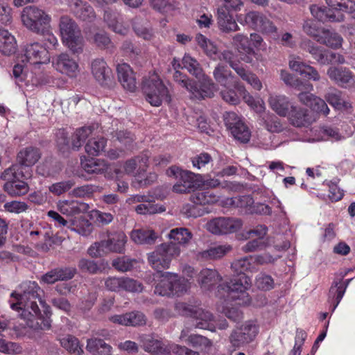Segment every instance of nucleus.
Returning <instances> with one entry per match:
<instances>
[{
  "mask_svg": "<svg viewBox=\"0 0 355 355\" xmlns=\"http://www.w3.org/2000/svg\"><path fill=\"white\" fill-rule=\"evenodd\" d=\"M21 294L13 292L9 303L12 309L20 312L27 325L34 329H48L51 323L47 318L49 306L40 298V287L35 282L27 281L20 285Z\"/></svg>",
  "mask_w": 355,
  "mask_h": 355,
  "instance_id": "f257e3e1",
  "label": "nucleus"
},
{
  "mask_svg": "<svg viewBox=\"0 0 355 355\" xmlns=\"http://www.w3.org/2000/svg\"><path fill=\"white\" fill-rule=\"evenodd\" d=\"M234 272L240 276L231 281L230 284H220L216 295L225 301H235L238 305H248L250 297L247 291L251 286V279L245 275V272H257L258 268L253 262V257H245L234 261L232 263Z\"/></svg>",
  "mask_w": 355,
  "mask_h": 355,
  "instance_id": "f03ea898",
  "label": "nucleus"
},
{
  "mask_svg": "<svg viewBox=\"0 0 355 355\" xmlns=\"http://www.w3.org/2000/svg\"><path fill=\"white\" fill-rule=\"evenodd\" d=\"M172 66L175 70L173 74L174 80L189 92L191 98L200 100L214 96V92L216 90V85L209 77H205L204 85H200L190 80L187 75L178 70L182 67L179 60L174 58Z\"/></svg>",
  "mask_w": 355,
  "mask_h": 355,
  "instance_id": "7ed1b4c3",
  "label": "nucleus"
},
{
  "mask_svg": "<svg viewBox=\"0 0 355 355\" xmlns=\"http://www.w3.org/2000/svg\"><path fill=\"white\" fill-rule=\"evenodd\" d=\"M141 88L146 100L153 106L159 107L163 103H168L171 101L168 89L155 72L144 78Z\"/></svg>",
  "mask_w": 355,
  "mask_h": 355,
  "instance_id": "20e7f679",
  "label": "nucleus"
},
{
  "mask_svg": "<svg viewBox=\"0 0 355 355\" xmlns=\"http://www.w3.org/2000/svg\"><path fill=\"white\" fill-rule=\"evenodd\" d=\"M180 254V248L177 244L171 242L162 243L148 254V261L157 272H162L163 270L169 268L172 259Z\"/></svg>",
  "mask_w": 355,
  "mask_h": 355,
  "instance_id": "39448f33",
  "label": "nucleus"
},
{
  "mask_svg": "<svg viewBox=\"0 0 355 355\" xmlns=\"http://www.w3.org/2000/svg\"><path fill=\"white\" fill-rule=\"evenodd\" d=\"M175 309L180 314L191 318L196 328L214 331V316L209 311L182 302L175 304Z\"/></svg>",
  "mask_w": 355,
  "mask_h": 355,
  "instance_id": "423d86ee",
  "label": "nucleus"
},
{
  "mask_svg": "<svg viewBox=\"0 0 355 355\" xmlns=\"http://www.w3.org/2000/svg\"><path fill=\"white\" fill-rule=\"evenodd\" d=\"M21 19L23 25L28 30L39 33L42 31L44 27L49 26L51 17L40 8L35 6H28L23 8Z\"/></svg>",
  "mask_w": 355,
  "mask_h": 355,
  "instance_id": "0eeeda50",
  "label": "nucleus"
},
{
  "mask_svg": "<svg viewBox=\"0 0 355 355\" xmlns=\"http://www.w3.org/2000/svg\"><path fill=\"white\" fill-rule=\"evenodd\" d=\"M259 332V326L254 320H248L232 330L229 337L234 349L248 345L254 340Z\"/></svg>",
  "mask_w": 355,
  "mask_h": 355,
  "instance_id": "6e6552de",
  "label": "nucleus"
},
{
  "mask_svg": "<svg viewBox=\"0 0 355 355\" xmlns=\"http://www.w3.org/2000/svg\"><path fill=\"white\" fill-rule=\"evenodd\" d=\"M245 24L263 35L276 38L277 28L264 14L258 11H249L244 17Z\"/></svg>",
  "mask_w": 355,
  "mask_h": 355,
  "instance_id": "1a4fd4ad",
  "label": "nucleus"
},
{
  "mask_svg": "<svg viewBox=\"0 0 355 355\" xmlns=\"http://www.w3.org/2000/svg\"><path fill=\"white\" fill-rule=\"evenodd\" d=\"M224 121L235 139L241 143H248L250 141L251 132L243 119L236 113L226 112L224 115Z\"/></svg>",
  "mask_w": 355,
  "mask_h": 355,
  "instance_id": "9d476101",
  "label": "nucleus"
},
{
  "mask_svg": "<svg viewBox=\"0 0 355 355\" xmlns=\"http://www.w3.org/2000/svg\"><path fill=\"white\" fill-rule=\"evenodd\" d=\"M166 175L178 180L173 187V191L175 193H189L195 188V174L189 171H183L173 166L166 171Z\"/></svg>",
  "mask_w": 355,
  "mask_h": 355,
  "instance_id": "9b49d317",
  "label": "nucleus"
},
{
  "mask_svg": "<svg viewBox=\"0 0 355 355\" xmlns=\"http://www.w3.org/2000/svg\"><path fill=\"white\" fill-rule=\"evenodd\" d=\"M52 64L57 71L71 78H76L80 73L78 62L66 53L54 56Z\"/></svg>",
  "mask_w": 355,
  "mask_h": 355,
  "instance_id": "f8f14e48",
  "label": "nucleus"
},
{
  "mask_svg": "<svg viewBox=\"0 0 355 355\" xmlns=\"http://www.w3.org/2000/svg\"><path fill=\"white\" fill-rule=\"evenodd\" d=\"M21 61L31 64H46L50 61V56L46 48L34 42L26 46Z\"/></svg>",
  "mask_w": 355,
  "mask_h": 355,
  "instance_id": "ddd939ff",
  "label": "nucleus"
},
{
  "mask_svg": "<svg viewBox=\"0 0 355 355\" xmlns=\"http://www.w3.org/2000/svg\"><path fill=\"white\" fill-rule=\"evenodd\" d=\"M329 78L340 87H355V75L347 68L330 67L327 72Z\"/></svg>",
  "mask_w": 355,
  "mask_h": 355,
  "instance_id": "4468645a",
  "label": "nucleus"
},
{
  "mask_svg": "<svg viewBox=\"0 0 355 355\" xmlns=\"http://www.w3.org/2000/svg\"><path fill=\"white\" fill-rule=\"evenodd\" d=\"M176 279V273L157 272L154 275V280L157 282L154 293L162 296L173 295V282Z\"/></svg>",
  "mask_w": 355,
  "mask_h": 355,
  "instance_id": "2eb2a0df",
  "label": "nucleus"
},
{
  "mask_svg": "<svg viewBox=\"0 0 355 355\" xmlns=\"http://www.w3.org/2000/svg\"><path fill=\"white\" fill-rule=\"evenodd\" d=\"M127 236L122 231L107 232V239L102 240V245L107 252L123 253Z\"/></svg>",
  "mask_w": 355,
  "mask_h": 355,
  "instance_id": "dca6fc26",
  "label": "nucleus"
},
{
  "mask_svg": "<svg viewBox=\"0 0 355 355\" xmlns=\"http://www.w3.org/2000/svg\"><path fill=\"white\" fill-rule=\"evenodd\" d=\"M92 73L95 80L101 85H108L112 78L111 69L101 58L94 60L91 63Z\"/></svg>",
  "mask_w": 355,
  "mask_h": 355,
  "instance_id": "f3484780",
  "label": "nucleus"
},
{
  "mask_svg": "<svg viewBox=\"0 0 355 355\" xmlns=\"http://www.w3.org/2000/svg\"><path fill=\"white\" fill-rule=\"evenodd\" d=\"M76 273L75 268H58L51 270L40 278V282L52 284L58 281H66L72 279Z\"/></svg>",
  "mask_w": 355,
  "mask_h": 355,
  "instance_id": "a211bd4d",
  "label": "nucleus"
},
{
  "mask_svg": "<svg viewBox=\"0 0 355 355\" xmlns=\"http://www.w3.org/2000/svg\"><path fill=\"white\" fill-rule=\"evenodd\" d=\"M116 72L119 81L123 87L130 92L135 91L137 81L130 66L126 63L119 64L116 67Z\"/></svg>",
  "mask_w": 355,
  "mask_h": 355,
  "instance_id": "6ab92c4d",
  "label": "nucleus"
},
{
  "mask_svg": "<svg viewBox=\"0 0 355 355\" xmlns=\"http://www.w3.org/2000/svg\"><path fill=\"white\" fill-rule=\"evenodd\" d=\"M41 157L40 150L33 146H28L22 148L17 154V161L19 166L24 168V170L28 171L30 169L25 168V167H30L35 164Z\"/></svg>",
  "mask_w": 355,
  "mask_h": 355,
  "instance_id": "aec40b11",
  "label": "nucleus"
},
{
  "mask_svg": "<svg viewBox=\"0 0 355 355\" xmlns=\"http://www.w3.org/2000/svg\"><path fill=\"white\" fill-rule=\"evenodd\" d=\"M325 100L335 109L342 112L351 113L352 105L351 102L342 97V92L337 89H333L324 95Z\"/></svg>",
  "mask_w": 355,
  "mask_h": 355,
  "instance_id": "412c9836",
  "label": "nucleus"
},
{
  "mask_svg": "<svg viewBox=\"0 0 355 355\" xmlns=\"http://www.w3.org/2000/svg\"><path fill=\"white\" fill-rule=\"evenodd\" d=\"M217 22L219 29L223 33H227L239 30V26L233 16L224 7H219L217 10Z\"/></svg>",
  "mask_w": 355,
  "mask_h": 355,
  "instance_id": "4be33fe9",
  "label": "nucleus"
},
{
  "mask_svg": "<svg viewBox=\"0 0 355 355\" xmlns=\"http://www.w3.org/2000/svg\"><path fill=\"white\" fill-rule=\"evenodd\" d=\"M268 104L270 107L280 116H287L291 107H293L288 98L284 95L270 94Z\"/></svg>",
  "mask_w": 355,
  "mask_h": 355,
  "instance_id": "5701e85b",
  "label": "nucleus"
},
{
  "mask_svg": "<svg viewBox=\"0 0 355 355\" xmlns=\"http://www.w3.org/2000/svg\"><path fill=\"white\" fill-rule=\"evenodd\" d=\"M69 3L75 15L81 20L92 21L96 18L93 8L82 0H69Z\"/></svg>",
  "mask_w": 355,
  "mask_h": 355,
  "instance_id": "b1692460",
  "label": "nucleus"
},
{
  "mask_svg": "<svg viewBox=\"0 0 355 355\" xmlns=\"http://www.w3.org/2000/svg\"><path fill=\"white\" fill-rule=\"evenodd\" d=\"M300 47L304 51H308L313 58L321 64H329L330 58H329V51L323 48L315 45L312 41L305 40L300 44Z\"/></svg>",
  "mask_w": 355,
  "mask_h": 355,
  "instance_id": "393cba45",
  "label": "nucleus"
},
{
  "mask_svg": "<svg viewBox=\"0 0 355 355\" xmlns=\"http://www.w3.org/2000/svg\"><path fill=\"white\" fill-rule=\"evenodd\" d=\"M56 207L61 214L71 216L86 211L88 206L87 204L77 200H59Z\"/></svg>",
  "mask_w": 355,
  "mask_h": 355,
  "instance_id": "a878e982",
  "label": "nucleus"
},
{
  "mask_svg": "<svg viewBox=\"0 0 355 355\" xmlns=\"http://www.w3.org/2000/svg\"><path fill=\"white\" fill-rule=\"evenodd\" d=\"M142 348L153 355H167L168 349L158 340L154 339L149 335H142L139 337Z\"/></svg>",
  "mask_w": 355,
  "mask_h": 355,
  "instance_id": "bb28decb",
  "label": "nucleus"
},
{
  "mask_svg": "<svg viewBox=\"0 0 355 355\" xmlns=\"http://www.w3.org/2000/svg\"><path fill=\"white\" fill-rule=\"evenodd\" d=\"M234 87L237 89L240 95L242 96L243 101L257 113L259 114L260 116L263 114H268L265 112V103L262 100H255L252 96L247 91L245 86L238 82H235Z\"/></svg>",
  "mask_w": 355,
  "mask_h": 355,
  "instance_id": "cd10ccee",
  "label": "nucleus"
},
{
  "mask_svg": "<svg viewBox=\"0 0 355 355\" xmlns=\"http://www.w3.org/2000/svg\"><path fill=\"white\" fill-rule=\"evenodd\" d=\"M311 15L321 21L339 22L344 19L343 13H334L331 9L323 8L316 5L310 7Z\"/></svg>",
  "mask_w": 355,
  "mask_h": 355,
  "instance_id": "c85d7f7f",
  "label": "nucleus"
},
{
  "mask_svg": "<svg viewBox=\"0 0 355 355\" xmlns=\"http://www.w3.org/2000/svg\"><path fill=\"white\" fill-rule=\"evenodd\" d=\"M222 280L221 276L216 270L205 268L198 274V282L204 291H209L212 286Z\"/></svg>",
  "mask_w": 355,
  "mask_h": 355,
  "instance_id": "c756f323",
  "label": "nucleus"
},
{
  "mask_svg": "<svg viewBox=\"0 0 355 355\" xmlns=\"http://www.w3.org/2000/svg\"><path fill=\"white\" fill-rule=\"evenodd\" d=\"M130 236L134 243L139 245L154 244L157 238L155 231L150 228L133 230Z\"/></svg>",
  "mask_w": 355,
  "mask_h": 355,
  "instance_id": "7c9ffc66",
  "label": "nucleus"
},
{
  "mask_svg": "<svg viewBox=\"0 0 355 355\" xmlns=\"http://www.w3.org/2000/svg\"><path fill=\"white\" fill-rule=\"evenodd\" d=\"M103 19L108 27L114 33L125 35L128 32V26L123 25L119 15L111 10L105 11Z\"/></svg>",
  "mask_w": 355,
  "mask_h": 355,
  "instance_id": "2f4dec72",
  "label": "nucleus"
},
{
  "mask_svg": "<svg viewBox=\"0 0 355 355\" xmlns=\"http://www.w3.org/2000/svg\"><path fill=\"white\" fill-rule=\"evenodd\" d=\"M287 116L291 123L296 127L306 126L311 123V118L309 114L308 110L300 107H291V112Z\"/></svg>",
  "mask_w": 355,
  "mask_h": 355,
  "instance_id": "473e14b6",
  "label": "nucleus"
},
{
  "mask_svg": "<svg viewBox=\"0 0 355 355\" xmlns=\"http://www.w3.org/2000/svg\"><path fill=\"white\" fill-rule=\"evenodd\" d=\"M181 68H185L187 71L196 78L198 79L200 85H204V78L208 77L206 76L201 68L199 62L189 54H185L182 58Z\"/></svg>",
  "mask_w": 355,
  "mask_h": 355,
  "instance_id": "72a5a7b5",
  "label": "nucleus"
},
{
  "mask_svg": "<svg viewBox=\"0 0 355 355\" xmlns=\"http://www.w3.org/2000/svg\"><path fill=\"white\" fill-rule=\"evenodd\" d=\"M17 49V40L8 31L0 30V51L6 55H10L15 53Z\"/></svg>",
  "mask_w": 355,
  "mask_h": 355,
  "instance_id": "f704fd0d",
  "label": "nucleus"
},
{
  "mask_svg": "<svg viewBox=\"0 0 355 355\" xmlns=\"http://www.w3.org/2000/svg\"><path fill=\"white\" fill-rule=\"evenodd\" d=\"M318 42L329 48L337 49L342 46L343 39L338 33L322 28L321 35L318 38Z\"/></svg>",
  "mask_w": 355,
  "mask_h": 355,
  "instance_id": "c9c22d12",
  "label": "nucleus"
},
{
  "mask_svg": "<svg viewBox=\"0 0 355 355\" xmlns=\"http://www.w3.org/2000/svg\"><path fill=\"white\" fill-rule=\"evenodd\" d=\"M244 81L250 84L254 89L259 91L262 89V83L259 78L252 72L236 63L231 67Z\"/></svg>",
  "mask_w": 355,
  "mask_h": 355,
  "instance_id": "e433bc0d",
  "label": "nucleus"
},
{
  "mask_svg": "<svg viewBox=\"0 0 355 355\" xmlns=\"http://www.w3.org/2000/svg\"><path fill=\"white\" fill-rule=\"evenodd\" d=\"M280 78L285 83V84L293 87L297 90H313V85L311 84L309 81L302 80L298 78L293 76L286 70H281Z\"/></svg>",
  "mask_w": 355,
  "mask_h": 355,
  "instance_id": "4c0bfd02",
  "label": "nucleus"
},
{
  "mask_svg": "<svg viewBox=\"0 0 355 355\" xmlns=\"http://www.w3.org/2000/svg\"><path fill=\"white\" fill-rule=\"evenodd\" d=\"M68 229L83 236H87L92 232L93 226L87 219L80 217L70 220Z\"/></svg>",
  "mask_w": 355,
  "mask_h": 355,
  "instance_id": "58836bf2",
  "label": "nucleus"
},
{
  "mask_svg": "<svg viewBox=\"0 0 355 355\" xmlns=\"http://www.w3.org/2000/svg\"><path fill=\"white\" fill-rule=\"evenodd\" d=\"M219 200L220 196L210 190L198 191L191 196V200L196 205H214Z\"/></svg>",
  "mask_w": 355,
  "mask_h": 355,
  "instance_id": "ea45409f",
  "label": "nucleus"
},
{
  "mask_svg": "<svg viewBox=\"0 0 355 355\" xmlns=\"http://www.w3.org/2000/svg\"><path fill=\"white\" fill-rule=\"evenodd\" d=\"M86 349L93 355H111L112 347L102 339L91 338L87 340Z\"/></svg>",
  "mask_w": 355,
  "mask_h": 355,
  "instance_id": "a19ab883",
  "label": "nucleus"
},
{
  "mask_svg": "<svg viewBox=\"0 0 355 355\" xmlns=\"http://www.w3.org/2000/svg\"><path fill=\"white\" fill-rule=\"evenodd\" d=\"M96 128H97V125L83 126L77 129L71 137V148L73 150H78Z\"/></svg>",
  "mask_w": 355,
  "mask_h": 355,
  "instance_id": "79ce46f5",
  "label": "nucleus"
},
{
  "mask_svg": "<svg viewBox=\"0 0 355 355\" xmlns=\"http://www.w3.org/2000/svg\"><path fill=\"white\" fill-rule=\"evenodd\" d=\"M31 177V173L29 170L26 171L24 173V168L19 165H12L10 167L6 169L1 174V179L6 181V182H10L15 181L19 178H24L28 179Z\"/></svg>",
  "mask_w": 355,
  "mask_h": 355,
  "instance_id": "37998d69",
  "label": "nucleus"
},
{
  "mask_svg": "<svg viewBox=\"0 0 355 355\" xmlns=\"http://www.w3.org/2000/svg\"><path fill=\"white\" fill-rule=\"evenodd\" d=\"M3 189L11 196L25 195L29 190L28 184L20 178L12 182H6Z\"/></svg>",
  "mask_w": 355,
  "mask_h": 355,
  "instance_id": "c03bdc74",
  "label": "nucleus"
},
{
  "mask_svg": "<svg viewBox=\"0 0 355 355\" xmlns=\"http://www.w3.org/2000/svg\"><path fill=\"white\" fill-rule=\"evenodd\" d=\"M180 338L185 339L187 343L194 347L209 349L212 346V342L205 336L198 334H191L187 336V331L185 329L182 331Z\"/></svg>",
  "mask_w": 355,
  "mask_h": 355,
  "instance_id": "a18cd8bd",
  "label": "nucleus"
},
{
  "mask_svg": "<svg viewBox=\"0 0 355 355\" xmlns=\"http://www.w3.org/2000/svg\"><path fill=\"white\" fill-rule=\"evenodd\" d=\"M59 26L62 40L80 31L76 22L68 16L61 17Z\"/></svg>",
  "mask_w": 355,
  "mask_h": 355,
  "instance_id": "49530a36",
  "label": "nucleus"
},
{
  "mask_svg": "<svg viewBox=\"0 0 355 355\" xmlns=\"http://www.w3.org/2000/svg\"><path fill=\"white\" fill-rule=\"evenodd\" d=\"M83 169L89 173H102L108 169L107 162L101 159H89L81 160Z\"/></svg>",
  "mask_w": 355,
  "mask_h": 355,
  "instance_id": "de8ad7c7",
  "label": "nucleus"
},
{
  "mask_svg": "<svg viewBox=\"0 0 355 355\" xmlns=\"http://www.w3.org/2000/svg\"><path fill=\"white\" fill-rule=\"evenodd\" d=\"M213 76L218 84L224 87L227 85L229 80H233L234 78L231 70L221 63L218 64L214 69Z\"/></svg>",
  "mask_w": 355,
  "mask_h": 355,
  "instance_id": "09e8293b",
  "label": "nucleus"
},
{
  "mask_svg": "<svg viewBox=\"0 0 355 355\" xmlns=\"http://www.w3.org/2000/svg\"><path fill=\"white\" fill-rule=\"evenodd\" d=\"M259 124L263 125L269 132H279L282 130L279 119L270 112L259 116Z\"/></svg>",
  "mask_w": 355,
  "mask_h": 355,
  "instance_id": "8fccbe9b",
  "label": "nucleus"
},
{
  "mask_svg": "<svg viewBox=\"0 0 355 355\" xmlns=\"http://www.w3.org/2000/svg\"><path fill=\"white\" fill-rule=\"evenodd\" d=\"M328 6L334 13L346 12L349 13L355 12V2L352 0H325Z\"/></svg>",
  "mask_w": 355,
  "mask_h": 355,
  "instance_id": "3c124183",
  "label": "nucleus"
},
{
  "mask_svg": "<svg viewBox=\"0 0 355 355\" xmlns=\"http://www.w3.org/2000/svg\"><path fill=\"white\" fill-rule=\"evenodd\" d=\"M344 287H341L340 282L334 279L329 291L328 300L332 304V311H334L340 302L344 294Z\"/></svg>",
  "mask_w": 355,
  "mask_h": 355,
  "instance_id": "603ef678",
  "label": "nucleus"
},
{
  "mask_svg": "<svg viewBox=\"0 0 355 355\" xmlns=\"http://www.w3.org/2000/svg\"><path fill=\"white\" fill-rule=\"evenodd\" d=\"M315 135H318V140H331L339 141L343 137L338 132V130L331 126H322L315 130Z\"/></svg>",
  "mask_w": 355,
  "mask_h": 355,
  "instance_id": "864d4df0",
  "label": "nucleus"
},
{
  "mask_svg": "<svg viewBox=\"0 0 355 355\" xmlns=\"http://www.w3.org/2000/svg\"><path fill=\"white\" fill-rule=\"evenodd\" d=\"M196 41L210 58L216 60L218 55V49L209 40L202 34H197Z\"/></svg>",
  "mask_w": 355,
  "mask_h": 355,
  "instance_id": "5fc2aeb1",
  "label": "nucleus"
},
{
  "mask_svg": "<svg viewBox=\"0 0 355 355\" xmlns=\"http://www.w3.org/2000/svg\"><path fill=\"white\" fill-rule=\"evenodd\" d=\"M107 141L104 137H95L89 139L85 145V151L92 156H98L104 151Z\"/></svg>",
  "mask_w": 355,
  "mask_h": 355,
  "instance_id": "6e6d98bb",
  "label": "nucleus"
},
{
  "mask_svg": "<svg viewBox=\"0 0 355 355\" xmlns=\"http://www.w3.org/2000/svg\"><path fill=\"white\" fill-rule=\"evenodd\" d=\"M62 42L73 53H80L83 52L84 40L81 35L80 31L71 35L67 40H63Z\"/></svg>",
  "mask_w": 355,
  "mask_h": 355,
  "instance_id": "4d7b16f0",
  "label": "nucleus"
},
{
  "mask_svg": "<svg viewBox=\"0 0 355 355\" xmlns=\"http://www.w3.org/2000/svg\"><path fill=\"white\" fill-rule=\"evenodd\" d=\"M192 237V233L185 227L172 229L168 234V238L170 239H173L182 245L187 244Z\"/></svg>",
  "mask_w": 355,
  "mask_h": 355,
  "instance_id": "13d9d810",
  "label": "nucleus"
},
{
  "mask_svg": "<svg viewBox=\"0 0 355 355\" xmlns=\"http://www.w3.org/2000/svg\"><path fill=\"white\" fill-rule=\"evenodd\" d=\"M230 250V245H218L200 252L199 254L203 259H216L223 257Z\"/></svg>",
  "mask_w": 355,
  "mask_h": 355,
  "instance_id": "bf43d9fd",
  "label": "nucleus"
},
{
  "mask_svg": "<svg viewBox=\"0 0 355 355\" xmlns=\"http://www.w3.org/2000/svg\"><path fill=\"white\" fill-rule=\"evenodd\" d=\"M221 223L220 234L234 233L242 226L241 220L237 218L221 217Z\"/></svg>",
  "mask_w": 355,
  "mask_h": 355,
  "instance_id": "052dcab7",
  "label": "nucleus"
},
{
  "mask_svg": "<svg viewBox=\"0 0 355 355\" xmlns=\"http://www.w3.org/2000/svg\"><path fill=\"white\" fill-rule=\"evenodd\" d=\"M235 82L241 83L238 80H235L233 81V87H234ZM220 96L224 101L234 105L239 104L241 102V97H242L235 87H234V89L226 88L222 90L220 92Z\"/></svg>",
  "mask_w": 355,
  "mask_h": 355,
  "instance_id": "680f3d73",
  "label": "nucleus"
},
{
  "mask_svg": "<svg viewBox=\"0 0 355 355\" xmlns=\"http://www.w3.org/2000/svg\"><path fill=\"white\" fill-rule=\"evenodd\" d=\"M248 42V37L243 33H238L232 37V45L239 51L242 50L249 54L254 53V50L249 46Z\"/></svg>",
  "mask_w": 355,
  "mask_h": 355,
  "instance_id": "e2e57ef3",
  "label": "nucleus"
},
{
  "mask_svg": "<svg viewBox=\"0 0 355 355\" xmlns=\"http://www.w3.org/2000/svg\"><path fill=\"white\" fill-rule=\"evenodd\" d=\"M22 351L23 349L19 344L0 338V352L6 354L18 355L21 354Z\"/></svg>",
  "mask_w": 355,
  "mask_h": 355,
  "instance_id": "0e129e2a",
  "label": "nucleus"
},
{
  "mask_svg": "<svg viewBox=\"0 0 355 355\" xmlns=\"http://www.w3.org/2000/svg\"><path fill=\"white\" fill-rule=\"evenodd\" d=\"M62 346L67 351L77 354H81L83 352V349L79 346L78 340L72 336H67L60 340Z\"/></svg>",
  "mask_w": 355,
  "mask_h": 355,
  "instance_id": "69168bd1",
  "label": "nucleus"
},
{
  "mask_svg": "<svg viewBox=\"0 0 355 355\" xmlns=\"http://www.w3.org/2000/svg\"><path fill=\"white\" fill-rule=\"evenodd\" d=\"M133 30L137 37L144 40L150 41L154 37L152 28L146 24L135 23Z\"/></svg>",
  "mask_w": 355,
  "mask_h": 355,
  "instance_id": "338daca9",
  "label": "nucleus"
},
{
  "mask_svg": "<svg viewBox=\"0 0 355 355\" xmlns=\"http://www.w3.org/2000/svg\"><path fill=\"white\" fill-rule=\"evenodd\" d=\"M256 286L262 291H270L274 288V280L271 276L265 273H260L255 279Z\"/></svg>",
  "mask_w": 355,
  "mask_h": 355,
  "instance_id": "774afa93",
  "label": "nucleus"
}]
</instances>
